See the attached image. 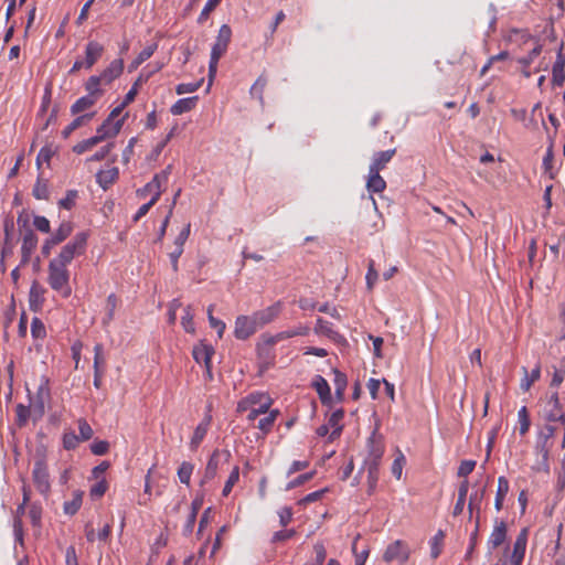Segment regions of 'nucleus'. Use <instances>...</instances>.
Wrapping results in <instances>:
<instances>
[{
  "mask_svg": "<svg viewBox=\"0 0 565 565\" xmlns=\"http://www.w3.org/2000/svg\"><path fill=\"white\" fill-rule=\"evenodd\" d=\"M541 52L542 45L539 44L532 51H530V53L526 56L520 58L519 63L527 67L541 54Z\"/></svg>",
  "mask_w": 565,
  "mask_h": 565,
  "instance_id": "774afa93",
  "label": "nucleus"
},
{
  "mask_svg": "<svg viewBox=\"0 0 565 565\" xmlns=\"http://www.w3.org/2000/svg\"><path fill=\"white\" fill-rule=\"evenodd\" d=\"M259 329L254 316H238L235 320L234 335L238 340H246Z\"/></svg>",
  "mask_w": 565,
  "mask_h": 565,
  "instance_id": "20e7f679",
  "label": "nucleus"
},
{
  "mask_svg": "<svg viewBox=\"0 0 565 565\" xmlns=\"http://www.w3.org/2000/svg\"><path fill=\"white\" fill-rule=\"evenodd\" d=\"M210 423H211V416L207 415L202 420V423H200L196 426V428L194 429L193 436H192L191 441H190V447H191L192 450H196L198 447L200 446V444L202 443V440L204 439V437H205V435L207 433Z\"/></svg>",
  "mask_w": 565,
  "mask_h": 565,
  "instance_id": "5701e85b",
  "label": "nucleus"
},
{
  "mask_svg": "<svg viewBox=\"0 0 565 565\" xmlns=\"http://www.w3.org/2000/svg\"><path fill=\"white\" fill-rule=\"evenodd\" d=\"M315 332L317 334L326 335L334 342L344 341V338L332 328V324L322 318L317 319Z\"/></svg>",
  "mask_w": 565,
  "mask_h": 565,
  "instance_id": "a211bd4d",
  "label": "nucleus"
},
{
  "mask_svg": "<svg viewBox=\"0 0 565 565\" xmlns=\"http://www.w3.org/2000/svg\"><path fill=\"white\" fill-rule=\"evenodd\" d=\"M381 460L364 459L362 470L367 471V482L370 491H372L379 479V466Z\"/></svg>",
  "mask_w": 565,
  "mask_h": 565,
  "instance_id": "b1692460",
  "label": "nucleus"
},
{
  "mask_svg": "<svg viewBox=\"0 0 565 565\" xmlns=\"http://www.w3.org/2000/svg\"><path fill=\"white\" fill-rule=\"evenodd\" d=\"M194 466L189 461H183L178 469V477L181 483L189 486Z\"/></svg>",
  "mask_w": 565,
  "mask_h": 565,
  "instance_id": "c03bdc74",
  "label": "nucleus"
},
{
  "mask_svg": "<svg viewBox=\"0 0 565 565\" xmlns=\"http://www.w3.org/2000/svg\"><path fill=\"white\" fill-rule=\"evenodd\" d=\"M95 113L84 114L78 117H76L71 124H68L63 130H62V137L68 138L73 131L88 122L93 117Z\"/></svg>",
  "mask_w": 565,
  "mask_h": 565,
  "instance_id": "7c9ffc66",
  "label": "nucleus"
},
{
  "mask_svg": "<svg viewBox=\"0 0 565 565\" xmlns=\"http://www.w3.org/2000/svg\"><path fill=\"white\" fill-rule=\"evenodd\" d=\"M163 191L164 190L160 188V184H157L153 180H151L143 188L138 189L136 193L139 198H146L148 194H151L150 200H153V202L157 203Z\"/></svg>",
  "mask_w": 565,
  "mask_h": 565,
  "instance_id": "c756f323",
  "label": "nucleus"
},
{
  "mask_svg": "<svg viewBox=\"0 0 565 565\" xmlns=\"http://www.w3.org/2000/svg\"><path fill=\"white\" fill-rule=\"evenodd\" d=\"M70 273L65 265L51 260L49 264V285L55 291L62 294L63 297H70L72 290L68 285Z\"/></svg>",
  "mask_w": 565,
  "mask_h": 565,
  "instance_id": "f257e3e1",
  "label": "nucleus"
},
{
  "mask_svg": "<svg viewBox=\"0 0 565 565\" xmlns=\"http://www.w3.org/2000/svg\"><path fill=\"white\" fill-rule=\"evenodd\" d=\"M33 482L36 489L42 493L46 494L50 491V477L47 467L44 460L39 459L34 462L33 471H32Z\"/></svg>",
  "mask_w": 565,
  "mask_h": 565,
  "instance_id": "39448f33",
  "label": "nucleus"
},
{
  "mask_svg": "<svg viewBox=\"0 0 565 565\" xmlns=\"http://www.w3.org/2000/svg\"><path fill=\"white\" fill-rule=\"evenodd\" d=\"M522 371H523V377L520 383V388L523 392H527L531 388V386L533 385V383L539 381V379L541 376V366H540V364H536V366L531 371V373H529L527 369L524 366L522 367Z\"/></svg>",
  "mask_w": 565,
  "mask_h": 565,
  "instance_id": "bb28decb",
  "label": "nucleus"
},
{
  "mask_svg": "<svg viewBox=\"0 0 565 565\" xmlns=\"http://www.w3.org/2000/svg\"><path fill=\"white\" fill-rule=\"evenodd\" d=\"M445 534L443 531H438L430 540V556L437 558L443 550Z\"/></svg>",
  "mask_w": 565,
  "mask_h": 565,
  "instance_id": "37998d69",
  "label": "nucleus"
},
{
  "mask_svg": "<svg viewBox=\"0 0 565 565\" xmlns=\"http://www.w3.org/2000/svg\"><path fill=\"white\" fill-rule=\"evenodd\" d=\"M379 424L375 425L374 430L367 438V456L365 459L381 460L384 455V438L379 433Z\"/></svg>",
  "mask_w": 565,
  "mask_h": 565,
  "instance_id": "423d86ee",
  "label": "nucleus"
},
{
  "mask_svg": "<svg viewBox=\"0 0 565 565\" xmlns=\"http://www.w3.org/2000/svg\"><path fill=\"white\" fill-rule=\"evenodd\" d=\"M87 233H77L71 242H68L58 254L57 258L53 259L67 266L76 256L84 254L87 245Z\"/></svg>",
  "mask_w": 565,
  "mask_h": 565,
  "instance_id": "f03ea898",
  "label": "nucleus"
},
{
  "mask_svg": "<svg viewBox=\"0 0 565 565\" xmlns=\"http://www.w3.org/2000/svg\"><path fill=\"white\" fill-rule=\"evenodd\" d=\"M97 100L93 98V96H83L78 98L72 106H71V113L72 115H77L79 113H83L90 107L95 105Z\"/></svg>",
  "mask_w": 565,
  "mask_h": 565,
  "instance_id": "c9c22d12",
  "label": "nucleus"
},
{
  "mask_svg": "<svg viewBox=\"0 0 565 565\" xmlns=\"http://www.w3.org/2000/svg\"><path fill=\"white\" fill-rule=\"evenodd\" d=\"M202 82H203V79H200L199 82H195V83H182V84H179L175 87V92H177L178 95L193 93V92L198 90L201 87Z\"/></svg>",
  "mask_w": 565,
  "mask_h": 565,
  "instance_id": "13d9d810",
  "label": "nucleus"
},
{
  "mask_svg": "<svg viewBox=\"0 0 565 565\" xmlns=\"http://www.w3.org/2000/svg\"><path fill=\"white\" fill-rule=\"evenodd\" d=\"M527 534L529 531L526 527H524L520 531L519 535L516 536V540L513 544L512 553L510 555V562L512 565H522L527 544Z\"/></svg>",
  "mask_w": 565,
  "mask_h": 565,
  "instance_id": "1a4fd4ad",
  "label": "nucleus"
},
{
  "mask_svg": "<svg viewBox=\"0 0 565 565\" xmlns=\"http://www.w3.org/2000/svg\"><path fill=\"white\" fill-rule=\"evenodd\" d=\"M231 38H232V30H231L230 25L223 24L220 28L215 43L212 46L211 56H213L214 58H221L227 51V46L231 42Z\"/></svg>",
  "mask_w": 565,
  "mask_h": 565,
  "instance_id": "0eeeda50",
  "label": "nucleus"
},
{
  "mask_svg": "<svg viewBox=\"0 0 565 565\" xmlns=\"http://www.w3.org/2000/svg\"><path fill=\"white\" fill-rule=\"evenodd\" d=\"M220 459H221V452L218 450H214L207 461V465H206V468L204 471V476L202 478V483H205V482L212 480L216 476L218 465H220Z\"/></svg>",
  "mask_w": 565,
  "mask_h": 565,
  "instance_id": "cd10ccee",
  "label": "nucleus"
},
{
  "mask_svg": "<svg viewBox=\"0 0 565 565\" xmlns=\"http://www.w3.org/2000/svg\"><path fill=\"white\" fill-rule=\"evenodd\" d=\"M124 124V119H119L117 121H110L105 119V121L97 128L96 130V139L102 142L108 138L116 137Z\"/></svg>",
  "mask_w": 565,
  "mask_h": 565,
  "instance_id": "9b49d317",
  "label": "nucleus"
},
{
  "mask_svg": "<svg viewBox=\"0 0 565 565\" xmlns=\"http://www.w3.org/2000/svg\"><path fill=\"white\" fill-rule=\"evenodd\" d=\"M192 354L196 363L207 365L211 363L214 349L212 345L201 342L200 344L194 345Z\"/></svg>",
  "mask_w": 565,
  "mask_h": 565,
  "instance_id": "412c9836",
  "label": "nucleus"
},
{
  "mask_svg": "<svg viewBox=\"0 0 565 565\" xmlns=\"http://www.w3.org/2000/svg\"><path fill=\"white\" fill-rule=\"evenodd\" d=\"M151 73L147 74V75H143L142 73L138 76V78L135 81V83L132 84L131 88L128 90V93L126 94L124 100H125V104H130L134 102L136 95L138 94V88L148 81V78L150 77Z\"/></svg>",
  "mask_w": 565,
  "mask_h": 565,
  "instance_id": "a19ab883",
  "label": "nucleus"
},
{
  "mask_svg": "<svg viewBox=\"0 0 565 565\" xmlns=\"http://www.w3.org/2000/svg\"><path fill=\"white\" fill-rule=\"evenodd\" d=\"M267 77L264 76V75H260L256 82L253 84V86L250 87V96L254 97V98H257L260 104H264V90H265V87L267 85Z\"/></svg>",
  "mask_w": 565,
  "mask_h": 565,
  "instance_id": "4c0bfd02",
  "label": "nucleus"
},
{
  "mask_svg": "<svg viewBox=\"0 0 565 565\" xmlns=\"http://www.w3.org/2000/svg\"><path fill=\"white\" fill-rule=\"evenodd\" d=\"M33 195L38 200H47L49 198L47 182L43 180L41 177L38 178L34 184Z\"/></svg>",
  "mask_w": 565,
  "mask_h": 565,
  "instance_id": "49530a36",
  "label": "nucleus"
},
{
  "mask_svg": "<svg viewBox=\"0 0 565 565\" xmlns=\"http://www.w3.org/2000/svg\"><path fill=\"white\" fill-rule=\"evenodd\" d=\"M98 143H100L95 136L88 138V139H85L78 143H76L74 147H73V151L77 154H82L88 150H90L93 147L97 146Z\"/></svg>",
  "mask_w": 565,
  "mask_h": 565,
  "instance_id": "09e8293b",
  "label": "nucleus"
},
{
  "mask_svg": "<svg viewBox=\"0 0 565 565\" xmlns=\"http://www.w3.org/2000/svg\"><path fill=\"white\" fill-rule=\"evenodd\" d=\"M118 168L114 167L108 170H100L96 174V181L104 190H107L118 179Z\"/></svg>",
  "mask_w": 565,
  "mask_h": 565,
  "instance_id": "a878e982",
  "label": "nucleus"
},
{
  "mask_svg": "<svg viewBox=\"0 0 565 565\" xmlns=\"http://www.w3.org/2000/svg\"><path fill=\"white\" fill-rule=\"evenodd\" d=\"M509 481L505 477L501 476L498 479V489L495 494L494 507L497 511H500L503 507V501L509 492Z\"/></svg>",
  "mask_w": 565,
  "mask_h": 565,
  "instance_id": "473e14b6",
  "label": "nucleus"
},
{
  "mask_svg": "<svg viewBox=\"0 0 565 565\" xmlns=\"http://www.w3.org/2000/svg\"><path fill=\"white\" fill-rule=\"evenodd\" d=\"M555 423H548L543 427V429L540 433L539 441L536 448L540 449L542 457L544 460H547L548 450L545 447V443L552 438L556 433V426Z\"/></svg>",
  "mask_w": 565,
  "mask_h": 565,
  "instance_id": "aec40b11",
  "label": "nucleus"
},
{
  "mask_svg": "<svg viewBox=\"0 0 565 565\" xmlns=\"http://www.w3.org/2000/svg\"><path fill=\"white\" fill-rule=\"evenodd\" d=\"M312 386L316 388L321 403L323 405H331V391L327 380L321 375H316L312 381Z\"/></svg>",
  "mask_w": 565,
  "mask_h": 565,
  "instance_id": "f3484780",
  "label": "nucleus"
},
{
  "mask_svg": "<svg viewBox=\"0 0 565 565\" xmlns=\"http://www.w3.org/2000/svg\"><path fill=\"white\" fill-rule=\"evenodd\" d=\"M281 308H282L281 302L277 301L276 303H274L265 309L254 312L253 316H254V319L256 320L258 327L263 328L264 326L273 322L279 316Z\"/></svg>",
  "mask_w": 565,
  "mask_h": 565,
  "instance_id": "9d476101",
  "label": "nucleus"
},
{
  "mask_svg": "<svg viewBox=\"0 0 565 565\" xmlns=\"http://www.w3.org/2000/svg\"><path fill=\"white\" fill-rule=\"evenodd\" d=\"M105 47L97 41H89L85 47V68H92L95 63L102 57Z\"/></svg>",
  "mask_w": 565,
  "mask_h": 565,
  "instance_id": "4468645a",
  "label": "nucleus"
},
{
  "mask_svg": "<svg viewBox=\"0 0 565 565\" xmlns=\"http://www.w3.org/2000/svg\"><path fill=\"white\" fill-rule=\"evenodd\" d=\"M396 153V149H388L385 151H377L372 157V162L370 164L369 169H372L373 171H381L383 170L386 164L393 159V157Z\"/></svg>",
  "mask_w": 565,
  "mask_h": 565,
  "instance_id": "6ab92c4d",
  "label": "nucleus"
},
{
  "mask_svg": "<svg viewBox=\"0 0 565 565\" xmlns=\"http://www.w3.org/2000/svg\"><path fill=\"white\" fill-rule=\"evenodd\" d=\"M313 551L316 554L315 562L310 565H323L326 557H327V551L322 543L318 542L313 545Z\"/></svg>",
  "mask_w": 565,
  "mask_h": 565,
  "instance_id": "bf43d9fd",
  "label": "nucleus"
},
{
  "mask_svg": "<svg viewBox=\"0 0 565 565\" xmlns=\"http://www.w3.org/2000/svg\"><path fill=\"white\" fill-rule=\"evenodd\" d=\"M344 417V411L342 408L334 411L329 419H328V426L332 428L331 434L329 435V439L333 441L334 439L339 438L342 433V425L340 424L341 420Z\"/></svg>",
  "mask_w": 565,
  "mask_h": 565,
  "instance_id": "4be33fe9",
  "label": "nucleus"
},
{
  "mask_svg": "<svg viewBox=\"0 0 565 565\" xmlns=\"http://www.w3.org/2000/svg\"><path fill=\"white\" fill-rule=\"evenodd\" d=\"M484 493H486V487H483L481 490L475 491L473 493L470 494L469 503H468V510H469L470 518L472 516L475 511H477V513H479L480 504L483 500Z\"/></svg>",
  "mask_w": 565,
  "mask_h": 565,
  "instance_id": "ea45409f",
  "label": "nucleus"
},
{
  "mask_svg": "<svg viewBox=\"0 0 565 565\" xmlns=\"http://www.w3.org/2000/svg\"><path fill=\"white\" fill-rule=\"evenodd\" d=\"M56 151L57 148L52 143H46L42 147L36 158V168L40 170L43 162L50 164V161Z\"/></svg>",
  "mask_w": 565,
  "mask_h": 565,
  "instance_id": "e433bc0d",
  "label": "nucleus"
},
{
  "mask_svg": "<svg viewBox=\"0 0 565 565\" xmlns=\"http://www.w3.org/2000/svg\"><path fill=\"white\" fill-rule=\"evenodd\" d=\"M78 192L76 190H68L65 198L58 201V205L62 209L71 210L75 205Z\"/></svg>",
  "mask_w": 565,
  "mask_h": 565,
  "instance_id": "3c124183",
  "label": "nucleus"
},
{
  "mask_svg": "<svg viewBox=\"0 0 565 565\" xmlns=\"http://www.w3.org/2000/svg\"><path fill=\"white\" fill-rule=\"evenodd\" d=\"M518 420H519V430L521 435H525L530 429V416L527 408L525 406H522L518 412Z\"/></svg>",
  "mask_w": 565,
  "mask_h": 565,
  "instance_id": "de8ad7c7",
  "label": "nucleus"
},
{
  "mask_svg": "<svg viewBox=\"0 0 565 565\" xmlns=\"http://www.w3.org/2000/svg\"><path fill=\"white\" fill-rule=\"evenodd\" d=\"M158 47L157 43L147 45L129 65V72L137 70L145 61L150 58Z\"/></svg>",
  "mask_w": 565,
  "mask_h": 565,
  "instance_id": "72a5a7b5",
  "label": "nucleus"
},
{
  "mask_svg": "<svg viewBox=\"0 0 565 565\" xmlns=\"http://www.w3.org/2000/svg\"><path fill=\"white\" fill-rule=\"evenodd\" d=\"M117 297L115 294H110L108 297H107V301H106V315L103 319V324L104 326H108L110 323V321H113L114 319V316H115V310L117 308Z\"/></svg>",
  "mask_w": 565,
  "mask_h": 565,
  "instance_id": "79ce46f5",
  "label": "nucleus"
},
{
  "mask_svg": "<svg viewBox=\"0 0 565 565\" xmlns=\"http://www.w3.org/2000/svg\"><path fill=\"white\" fill-rule=\"evenodd\" d=\"M79 440H88L93 437V429L86 419H78Z\"/></svg>",
  "mask_w": 565,
  "mask_h": 565,
  "instance_id": "6e6d98bb",
  "label": "nucleus"
},
{
  "mask_svg": "<svg viewBox=\"0 0 565 565\" xmlns=\"http://www.w3.org/2000/svg\"><path fill=\"white\" fill-rule=\"evenodd\" d=\"M124 71V61L121 58L114 60L99 75V79L104 85L111 84Z\"/></svg>",
  "mask_w": 565,
  "mask_h": 565,
  "instance_id": "ddd939ff",
  "label": "nucleus"
},
{
  "mask_svg": "<svg viewBox=\"0 0 565 565\" xmlns=\"http://www.w3.org/2000/svg\"><path fill=\"white\" fill-rule=\"evenodd\" d=\"M190 231H191V224L189 223L182 228V231L175 237L174 247L183 248L186 239L189 238Z\"/></svg>",
  "mask_w": 565,
  "mask_h": 565,
  "instance_id": "69168bd1",
  "label": "nucleus"
},
{
  "mask_svg": "<svg viewBox=\"0 0 565 565\" xmlns=\"http://www.w3.org/2000/svg\"><path fill=\"white\" fill-rule=\"evenodd\" d=\"M548 405L551 408L547 411L545 418L548 423H561L564 426L563 447H565V411L561 405L557 393L551 396Z\"/></svg>",
  "mask_w": 565,
  "mask_h": 565,
  "instance_id": "6e6552de",
  "label": "nucleus"
},
{
  "mask_svg": "<svg viewBox=\"0 0 565 565\" xmlns=\"http://www.w3.org/2000/svg\"><path fill=\"white\" fill-rule=\"evenodd\" d=\"M100 85H104L97 75L90 76L85 83V89L87 90V96H93L96 100L104 94V90L99 88Z\"/></svg>",
  "mask_w": 565,
  "mask_h": 565,
  "instance_id": "f704fd0d",
  "label": "nucleus"
},
{
  "mask_svg": "<svg viewBox=\"0 0 565 565\" xmlns=\"http://www.w3.org/2000/svg\"><path fill=\"white\" fill-rule=\"evenodd\" d=\"M82 505V495L75 494L71 501H66L64 503V512L66 514L73 515L75 514Z\"/></svg>",
  "mask_w": 565,
  "mask_h": 565,
  "instance_id": "864d4df0",
  "label": "nucleus"
},
{
  "mask_svg": "<svg viewBox=\"0 0 565 565\" xmlns=\"http://www.w3.org/2000/svg\"><path fill=\"white\" fill-rule=\"evenodd\" d=\"M213 306L211 305L207 308V317L210 326L217 331L218 337L221 338L225 330V323L218 319H216L213 315Z\"/></svg>",
  "mask_w": 565,
  "mask_h": 565,
  "instance_id": "5fc2aeb1",
  "label": "nucleus"
},
{
  "mask_svg": "<svg viewBox=\"0 0 565 565\" xmlns=\"http://www.w3.org/2000/svg\"><path fill=\"white\" fill-rule=\"evenodd\" d=\"M405 457L404 455L398 450V456L394 459L392 465V473L397 478L401 479L403 467L405 463Z\"/></svg>",
  "mask_w": 565,
  "mask_h": 565,
  "instance_id": "680f3d73",
  "label": "nucleus"
},
{
  "mask_svg": "<svg viewBox=\"0 0 565 565\" xmlns=\"http://www.w3.org/2000/svg\"><path fill=\"white\" fill-rule=\"evenodd\" d=\"M109 449V444L106 440H95L90 445V450L96 456L105 455Z\"/></svg>",
  "mask_w": 565,
  "mask_h": 565,
  "instance_id": "338daca9",
  "label": "nucleus"
},
{
  "mask_svg": "<svg viewBox=\"0 0 565 565\" xmlns=\"http://www.w3.org/2000/svg\"><path fill=\"white\" fill-rule=\"evenodd\" d=\"M412 550L407 542L403 540H396L387 545L383 553V561L387 564L397 562L399 565H404L409 556Z\"/></svg>",
  "mask_w": 565,
  "mask_h": 565,
  "instance_id": "7ed1b4c3",
  "label": "nucleus"
},
{
  "mask_svg": "<svg viewBox=\"0 0 565 565\" xmlns=\"http://www.w3.org/2000/svg\"><path fill=\"white\" fill-rule=\"evenodd\" d=\"M31 333L35 339H43L46 335L44 323L39 318L32 320Z\"/></svg>",
  "mask_w": 565,
  "mask_h": 565,
  "instance_id": "4d7b16f0",
  "label": "nucleus"
},
{
  "mask_svg": "<svg viewBox=\"0 0 565 565\" xmlns=\"http://www.w3.org/2000/svg\"><path fill=\"white\" fill-rule=\"evenodd\" d=\"M73 232V225L71 222H62L58 228L52 234L51 243L58 245L64 242Z\"/></svg>",
  "mask_w": 565,
  "mask_h": 565,
  "instance_id": "2f4dec72",
  "label": "nucleus"
},
{
  "mask_svg": "<svg viewBox=\"0 0 565 565\" xmlns=\"http://www.w3.org/2000/svg\"><path fill=\"white\" fill-rule=\"evenodd\" d=\"M386 182L385 180L380 175V171H373L372 169H369V178L366 181V189L371 193H381L385 190Z\"/></svg>",
  "mask_w": 565,
  "mask_h": 565,
  "instance_id": "393cba45",
  "label": "nucleus"
},
{
  "mask_svg": "<svg viewBox=\"0 0 565 565\" xmlns=\"http://www.w3.org/2000/svg\"><path fill=\"white\" fill-rule=\"evenodd\" d=\"M38 245V236L32 230H26L23 235L22 246H21V264L25 265L30 262L31 255L36 248Z\"/></svg>",
  "mask_w": 565,
  "mask_h": 565,
  "instance_id": "f8f14e48",
  "label": "nucleus"
},
{
  "mask_svg": "<svg viewBox=\"0 0 565 565\" xmlns=\"http://www.w3.org/2000/svg\"><path fill=\"white\" fill-rule=\"evenodd\" d=\"M181 324L184 328V330L189 333L194 332V323H193V312L191 306H188L184 308V313L181 318Z\"/></svg>",
  "mask_w": 565,
  "mask_h": 565,
  "instance_id": "8fccbe9b",
  "label": "nucleus"
},
{
  "mask_svg": "<svg viewBox=\"0 0 565 565\" xmlns=\"http://www.w3.org/2000/svg\"><path fill=\"white\" fill-rule=\"evenodd\" d=\"M79 437L75 435L73 431L65 433L63 435V446L67 450L75 449L79 444Z\"/></svg>",
  "mask_w": 565,
  "mask_h": 565,
  "instance_id": "052dcab7",
  "label": "nucleus"
},
{
  "mask_svg": "<svg viewBox=\"0 0 565 565\" xmlns=\"http://www.w3.org/2000/svg\"><path fill=\"white\" fill-rule=\"evenodd\" d=\"M15 412L19 426H24L31 414L30 407L19 404Z\"/></svg>",
  "mask_w": 565,
  "mask_h": 565,
  "instance_id": "0e129e2a",
  "label": "nucleus"
},
{
  "mask_svg": "<svg viewBox=\"0 0 565 565\" xmlns=\"http://www.w3.org/2000/svg\"><path fill=\"white\" fill-rule=\"evenodd\" d=\"M565 56L563 55L562 47L558 50L556 60L552 67V83L554 86L562 87L565 82Z\"/></svg>",
  "mask_w": 565,
  "mask_h": 565,
  "instance_id": "2eb2a0df",
  "label": "nucleus"
},
{
  "mask_svg": "<svg viewBox=\"0 0 565 565\" xmlns=\"http://www.w3.org/2000/svg\"><path fill=\"white\" fill-rule=\"evenodd\" d=\"M106 359L104 356L103 344L97 343L94 347V371L105 372Z\"/></svg>",
  "mask_w": 565,
  "mask_h": 565,
  "instance_id": "a18cd8bd",
  "label": "nucleus"
},
{
  "mask_svg": "<svg viewBox=\"0 0 565 565\" xmlns=\"http://www.w3.org/2000/svg\"><path fill=\"white\" fill-rule=\"evenodd\" d=\"M507 525L503 521L495 522V525L488 541V547L490 551L499 547L504 543L507 539Z\"/></svg>",
  "mask_w": 565,
  "mask_h": 565,
  "instance_id": "dca6fc26",
  "label": "nucleus"
},
{
  "mask_svg": "<svg viewBox=\"0 0 565 565\" xmlns=\"http://www.w3.org/2000/svg\"><path fill=\"white\" fill-rule=\"evenodd\" d=\"M315 476V471H311V472H307V473H303V475H300L298 476L297 478H295L294 480H291L286 489L287 490H291L294 488H297L303 483H306L307 481H309L310 479H312Z\"/></svg>",
  "mask_w": 565,
  "mask_h": 565,
  "instance_id": "e2e57ef3",
  "label": "nucleus"
},
{
  "mask_svg": "<svg viewBox=\"0 0 565 565\" xmlns=\"http://www.w3.org/2000/svg\"><path fill=\"white\" fill-rule=\"evenodd\" d=\"M278 415H279L278 409L270 411L267 416L259 419L258 425H257L258 429L262 430L263 434H268L271 430L274 423L276 422Z\"/></svg>",
  "mask_w": 565,
  "mask_h": 565,
  "instance_id": "58836bf2",
  "label": "nucleus"
},
{
  "mask_svg": "<svg viewBox=\"0 0 565 565\" xmlns=\"http://www.w3.org/2000/svg\"><path fill=\"white\" fill-rule=\"evenodd\" d=\"M198 99V96L181 98L171 106L170 111L173 115H182L184 113H188L195 107Z\"/></svg>",
  "mask_w": 565,
  "mask_h": 565,
  "instance_id": "c85d7f7f",
  "label": "nucleus"
},
{
  "mask_svg": "<svg viewBox=\"0 0 565 565\" xmlns=\"http://www.w3.org/2000/svg\"><path fill=\"white\" fill-rule=\"evenodd\" d=\"M239 479V468L238 466H235L233 470L231 471L228 479L223 488V495L227 497L230 492L232 491V488Z\"/></svg>",
  "mask_w": 565,
  "mask_h": 565,
  "instance_id": "603ef678",
  "label": "nucleus"
}]
</instances>
